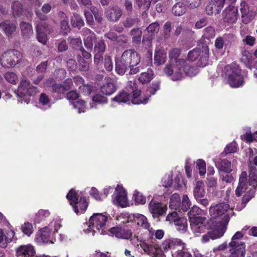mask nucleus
I'll return each instance as SVG.
<instances>
[{
    "label": "nucleus",
    "instance_id": "8fccbe9b",
    "mask_svg": "<svg viewBox=\"0 0 257 257\" xmlns=\"http://www.w3.org/2000/svg\"><path fill=\"white\" fill-rule=\"evenodd\" d=\"M128 67H129V66L125 65V63H122L121 59H120L119 61L116 62L115 71L117 73L120 75H123Z\"/></svg>",
    "mask_w": 257,
    "mask_h": 257
},
{
    "label": "nucleus",
    "instance_id": "c03bdc74",
    "mask_svg": "<svg viewBox=\"0 0 257 257\" xmlns=\"http://www.w3.org/2000/svg\"><path fill=\"white\" fill-rule=\"evenodd\" d=\"M158 0H136V3L139 9L144 11L148 10L151 3H155Z\"/></svg>",
    "mask_w": 257,
    "mask_h": 257
},
{
    "label": "nucleus",
    "instance_id": "6e6552de",
    "mask_svg": "<svg viewBox=\"0 0 257 257\" xmlns=\"http://www.w3.org/2000/svg\"><path fill=\"white\" fill-rule=\"evenodd\" d=\"M66 197L76 214H81L86 211L88 203L85 197L79 196L77 192L72 189L68 193Z\"/></svg>",
    "mask_w": 257,
    "mask_h": 257
},
{
    "label": "nucleus",
    "instance_id": "052dcab7",
    "mask_svg": "<svg viewBox=\"0 0 257 257\" xmlns=\"http://www.w3.org/2000/svg\"><path fill=\"white\" fill-rule=\"evenodd\" d=\"M39 104L42 105L43 106H45V108L50 107L49 98L45 93H42L40 95L39 98Z\"/></svg>",
    "mask_w": 257,
    "mask_h": 257
},
{
    "label": "nucleus",
    "instance_id": "473e14b6",
    "mask_svg": "<svg viewBox=\"0 0 257 257\" xmlns=\"http://www.w3.org/2000/svg\"><path fill=\"white\" fill-rule=\"evenodd\" d=\"M193 193L196 199L204 197L205 192L204 190V184L203 182L198 181L197 182L194 189Z\"/></svg>",
    "mask_w": 257,
    "mask_h": 257
},
{
    "label": "nucleus",
    "instance_id": "a878e982",
    "mask_svg": "<svg viewBox=\"0 0 257 257\" xmlns=\"http://www.w3.org/2000/svg\"><path fill=\"white\" fill-rule=\"evenodd\" d=\"M240 12L242 14V22L248 24L252 19L253 13L250 12L249 7L245 2H242L240 4Z\"/></svg>",
    "mask_w": 257,
    "mask_h": 257
},
{
    "label": "nucleus",
    "instance_id": "4be33fe9",
    "mask_svg": "<svg viewBox=\"0 0 257 257\" xmlns=\"http://www.w3.org/2000/svg\"><path fill=\"white\" fill-rule=\"evenodd\" d=\"M223 14L227 22L231 24L236 22L238 17V11L236 7L233 6H229L225 10Z\"/></svg>",
    "mask_w": 257,
    "mask_h": 257
},
{
    "label": "nucleus",
    "instance_id": "2eb2a0df",
    "mask_svg": "<svg viewBox=\"0 0 257 257\" xmlns=\"http://www.w3.org/2000/svg\"><path fill=\"white\" fill-rule=\"evenodd\" d=\"M247 181V175L245 171H243L240 175L238 186L235 190V194L238 196H241L243 193H246V196L252 197L254 194V190L249 186Z\"/></svg>",
    "mask_w": 257,
    "mask_h": 257
},
{
    "label": "nucleus",
    "instance_id": "f704fd0d",
    "mask_svg": "<svg viewBox=\"0 0 257 257\" xmlns=\"http://www.w3.org/2000/svg\"><path fill=\"white\" fill-rule=\"evenodd\" d=\"M134 219L136 223L145 229H149L150 224L146 216L142 214H137L134 215Z\"/></svg>",
    "mask_w": 257,
    "mask_h": 257
},
{
    "label": "nucleus",
    "instance_id": "774afa93",
    "mask_svg": "<svg viewBox=\"0 0 257 257\" xmlns=\"http://www.w3.org/2000/svg\"><path fill=\"white\" fill-rule=\"evenodd\" d=\"M104 67L107 71H110L113 68L111 59L109 56L106 55L104 59Z\"/></svg>",
    "mask_w": 257,
    "mask_h": 257
},
{
    "label": "nucleus",
    "instance_id": "c85d7f7f",
    "mask_svg": "<svg viewBox=\"0 0 257 257\" xmlns=\"http://www.w3.org/2000/svg\"><path fill=\"white\" fill-rule=\"evenodd\" d=\"M215 166L220 170L226 173H230L232 171L231 162L226 159L221 160L220 162L214 160Z\"/></svg>",
    "mask_w": 257,
    "mask_h": 257
},
{
    "label": "nucleus",
    "instance_id": "a19ab883",
    "mask_svg": "<svg viewBox=\"0 0 257 257\" xmlns=\"http://www.w3.org/2000/svg\"><path fill=\"white\" fill-rule=\"evenodd\" d=\"M1 27L5 31L6 34L9 36L11 35L16 30L15 24L9 22H5L1 25Z\"/></svg>",
    "mask_w": 257,
    "mask_h": 257
},
{
    "label": "nucleus",
    "instance_id": "3c124183",
    "mask_svg": "<svg viewBox=\"0 0 257 257\" xmlns=\"http://www.w3.org/2000/svg\"><path fill=\"white\" fill-rule=\"evenodd\" d=\"M73 107L77 110L78 113L84 112L86 110V106L85 102L81 100H79L72 102Z\"/></svg>",
    "mask_w": 257,
    "mask_h": 257
},
{
    "label": "nucleus",
    "instance_id": "49530a36",
    "mask_svg": "<svg viewBox=\"0 0 257 257\" xmlns=\"http://www.w3.org/2000/svg\"><path fill=\"white\" fill-rule=\"evenodd\" d=\"M71 23L74 27L80 29L84 25V22L81 17L77 14H73L71 19Z\"/></svg>",
    "mask_w": 257,
    "mask_h": 257
},
{
    "label": "nucleus",
    "instance_id": "4d7b16f0",
    "mask_svg": "<svg viewBox=\"0 0 257 257\" xmlns=\"http://www.w3.org/2000/svg\"><path fill=\"white\" fill-rule=\"evenodd\" d=\"M95 53L103 54L105 50V46L104 41L100 39L99 40L94 46Z\"/></svg>",
    "mask_w": 257,
    "mask_h": 257
},
{
    "label": "nucleus",
    "instance_id": "423d86ee",
    "mask_svg": "<svg viewBox=\"0 0 257 257\" xmlns=\"http://www.w3.org/2000/svg\"><path fill=\"white\" fill-rule=\"evenodd\" d=\"M248 228L249 227L246 226L242 228V231H237L233 235L229 243V251L231 253L229 257H244L245 245L241 239L244 235L242 231Z\"/></svg>",
    "mask_w": 257,
    "mask_h": 257
},
{
    "label": "nucleus",
    "instance_id": "13d9d810",
    "mask_svg": "<svg viewBox=\"0 0 257 257\" xmlns=\"http://www.w3.org/2000/svg\"><path fill=\"white\" fill-rule=\"evenodd\" d=\"M149 254L151 257H164V253L158 245H154Z\"/></svg>",
    "mask_w": 257,
    "mask_h": 257
},
{
    "label": "nucleus",
    "instance_id": "dca6fc26",
    "mask_svg": "<svg viewBox=\"0 0 257 257\" xmlns=\"http://www.w3.org/2000/svg\"><path fill=\"white\" fill-rule=\"evenodd\" d=\"M112 202L114 205L122 207H125L128 204L126 191L118 185L112 196Z\"/></svg>",
    "mask_w": 257,
    "mask_h": 257
},
{
    "label": "nucleus",
    "instance_id": "5701e85b",
    "mask_svg": "<svg viewBox=\"0 0 257 257\" xmlns=\"http://www.w3.org/2000/svg\"><path fill=\"white\" fill-rule=\"evenodd\" d=\"M149 97L148 94H143L140 90L137 89L133 91L131 101L134 104H146Z\"/></svg>",
    "mask_w": 257,
    "mask_h": 257
},
{
    "label": "nucleus",
    "instance_id": "37998d69",
    "mask_svg": "<svg viewBox=\"0 0 257 257\" xmlns=\"http://www.w3.org/2000/svg\"><path fill=\"white\" fill-rule=\"evenodd\" d=\"M4 76L6 80L12 84L15 85L19 81V78L17 75L14 72H7L5 73Z\"/></svg>",
    "mask_w": 257,
    "mask_h": 257
},
{
    "label": "nucleus",
    "instance_id": "ddd939ff",
    "mask_svg": "<svg viewBox=\"0 0 257 257\" xmlns=\"http://www.w3.org/2000/svg\"><path fill=\"white\" fill-rule=\"evenodd\" d=\"M209 49L207 46L203 45L200 48H196L192 51H190L188 54V59L194 61L198 57H199V65L200 67H204L208 64Z\"/></svg>",
    "mask_w": 257,
    "mask_h": 257
},
{
    "label": "nucleus",
    "instance_id": "a18cd8bd",
    "mask_svg": "<svg viewBox=\"0 0 257 257\" xmlns=\"http://www.w3.org/2000/svg\"><path fill=\"white\" fill-rule=\"evenodd\" d=\"M173 256L175 257H192V255L185 245L182 246L181 248H178L177 251L173 253Z\"/></svg>",
    "mask_w": 257,
    "mask_h": 257
},
{
    "label": "nucleus",
    "instance_id": "c756f323",
    "mask_svg": "<svg viewBox=\"0 0 257 257\" xmlns=\"http://www.w3.org/2000/svg\"><path fill=\"white\" fill-rule=\"evenodd\" d=\"M132 95L128 92L123 90L118 93L112 99V101L117 103H127L131 101Z\"/></svg>",
    "mask_w": 257,
    "mask_h": 257
},
{
    "label": "nucleus",
    "instance_id": "ea45409f",
    "mask_svg": "<svg viewBox=\"0 0 257 257\" xmlns=\"http://www.w3.org/2000/svg\"><path fill=\"white\" fill-rule=\"evenodd\" d=\"M50 215V212L47 210L41 209L36 214L34 221L35 223H39Z\"/></svg>",
    "mask_w": 257,
    "mask_h": 257
},
{
    "label": "nucleus",
    "instance_id": "412c9836",
    "mask_svg": "<svg viewBox=\"0 0 257 257\" xmlns=\"http://www.w3.org/2000/svg\"><path fill=\"white\" fill-rule=\"evenodd\" d=\"M149 210L154 217H158L166 212V206H163L161 203L152 200L149 203Z\"/></svg>",
    "mask_w": 257,
    "mask_h": 257
},
{
    "label": "nucleus",
    "instance_id": "7ed1b4c3",
    "mask_svg": "<svg viewBox=\"0 0 257 257\" xmlns=\"http://www.w3.org/2000/svg\"><path fill=\"white\" fill-rule=\"evenodd\" d=\"M201 210L197 206H193L188 213L192 231L195 236H199L205 231V228L210 227V222L206 218L199 216Z\"/></svg>",
    "mask_w": 257,
    "mask_h": 257
},
{
    "label": "nucleus",
    "instance_id": "0e129e2a",
    "mask_svg": "<svg viewBox=\"0 0 257 257\" xmlns=\"http://www.w3.org/2000/svg\"><path fill=\"white\" fill-rule=\"evenodd\" d=\"M141 31L139 29H135L131 31V35L133 36V40L136 43L141 41Z\"/></svg>",
    "mask_w": 257,
    "mask_h": 257
},
{
    "label": "nucleus",
    "instance_id": "f8f14e48",
    "mask_svg": "<svg viewBox=\"0 0 257 257\" xmlns=\"http://www.w3.org/2000/svg\"><path fill=\"white\" fill-rule=\"evenodd\" d=\"M22 58L20 52L16 50H11L2 54L0 58V63L4 67L12 68L20 63Z\"/></svg>",
    "mask_w": 257,
    "mask_h": 257
},
{
    "label": "nucleus",
    "instance_id": "bb28decb",
    "mask_svg": "<svg viewBox=\"0 0 257 257\" xmlns=\"http://www.w3.org/2000/svg\"><path fill=\"white\" fill-rule=\"evenodd\" d=\"M122 15L121 9L118 7H114L106 11V16L110 21L115 22L119 20Z\"/></svg>",
    "mask_w": 257,
    "mask_h": 257
},
{
    "label": "nucleus",
    "instance_id": "09e8293b",
    "mask_svg": "<svg viewBox=\"0 0 257 257\" xmlns=\"http://www.w3.org/2000/svg\"><path fill=\"white\" fill-rule=\"evenodd\" d=\"M180 198L179 194L174 193L173 194L170 200V207L172 209H177L180 206Z\"/></svg>",
    "mask_w": 257,
    "mask_h": 257
},
{
    "label": "nucleus",
    "instance_id": "69168bd1",
    "mask_svg": "<svg viewBox=\"0 0 257 257\" xmlns=\"http://www.w3.org/2000/svg\"><path fill=\"white\" fill-rule=\"evenodd\" d=\"M92 103H97L98 104H103L106 103L107 101V98L100 94H96L94 95L92 99Z\"/></svg>",
    "mask_w": 257,
    "mask_h": 257
},
{
    "label": "nucleus",
    "instance_id": "de8ad7c7",
    "mask_svg": "<svg viewBox=\"0 0 257 257\" xmlns=\"http://www.w3.org/2000/svg\"><path fill=\"white\" fill-rule=\"evenodd\" d=\"M21 229L22 232L28 236H30L34 231L33 225L28 222H25L23 224Z\"/></svg>",
    "mask_w": 257,
    "mask_h": 257
},
{
    "label": "nucleus",
    "instance_id": "4c0bfd02",
    "mask_svg": "<svg viewBox=\"0 0 257 257\" xmlns=\"http://www.w3.org/2000/svg\"><path fill=\"white\" fill-rule=\"evenodd\" d=\"M54 80L53 79H49L46 82L45 86L47 87L52 86L53 91L57 93H63L66 91L63 85L59 84H54Z\"/></svg>",
    "mask_w": 257,
    "mask_h": 257
},
{
    "label": "nucleus",
    "instance_id": "5fc2aeb1",
    "mask_svg": "<svg viewBox=\"0 0 257 257\" xmlns=\"http://www.w3.org/2000/svg\"><path fill=\"white\" fill-rule=\"evenodd\" d=\"M133 198L135 202L140 204H144L146 202V197L138 191H134Z\"/></svg>",
    "mask_w": 257,
    "mask_h": 257
},
{
    "label": "nucleus",
    "instance_id": "393cba45",
    "mask_svg": "<svg viewBox=\"0 0 257 257\" xmlns=\"http://www.w3.org/2000/svg\"><path fill=\"white\" fill-rule=\"evenodd\" d=\"M116 90L114 80L111 78L106 79L105 82L101 87L102 93L106 95H110L113 93Z\"/></svg>",
    "mask_w": 257,
    "mask_h": 257
},
{
    "label": "nucleus",
    "instance_id": "20e7f679",
    "mask_svg": "<svg viewBox=\"0 0 257 257\" xmlns=\"http://www.w3.org/2000/svg\"><path fill=\"white\" fill-rule=\"evenodd\" d=\"M232 211L229 205L224 203L211 205L209 210L211 217L209 220L213 222L228 224L230 219L229 215Z\"/></svg>",
    "mask_w": 257,
    "mask_h": 257
},
{
    "label": "nucleus",
    "instance_id": "864d4df0",
    "mask_svg": "<svg viewBox=\"0 0 257 257\" xmlns=\"http://www.w3.org/2000/svg\"><path fill=\"white\" fill-rule=\"evenodd\" d=\"M196 168L199 170V174L203 176L206 172V163L203 160L198 159L196 161Z\"/></svg>",
    "mask_w": 257,
    "mask_h": 257
},
{
    "label": "nucleus",
    "instance_id": "9d476101",
    "mask_svg": "<svg viewBox=\"0 0 257 257\" xmlns=\"http://www.w3.org/2000/svg\"><path fill=\"white\" fill-rule=\"evenodd\" d=\"M120 59L130 67V74H135L139 71L138 67H136L141 61L140 55L134 50H125L121 55Z\"/></svg>",
    "mask_w": 257,
    "mask_h": 257
},
{
    "label": "nucleus",
    "instance_id": "58836bf2",
    "mask_svg": "<svg viewBox=\"0 0 257 257\" xmlns=\"http://www.w3.org/2000/svg\"><path fill=\"white\" fill-rule=\"evenodd\" d=\"M186 10V5L183 3H176L172 8V13L176 16H180L183 15Z\"/></svg>",
    "mask_w": 257,
    "mask_h": 257
},
{
    "label": "nucleus",
    "instance_id": "e2e57ef3",
    "mask_svg": "<svg viewBox=\"0 0 257 257\" xmlns=\"http://www.w3.org/2000/svg\"><path fill=\"white\" fill-rule=\"evenodd\" d=\"M191 205V202L187 195H184L182 198V205H180L181 209L186 211Z\"/></svg>",
    "mask_w": 257,
    "mask_h": 257
},
{
    "label": "nucleus",
    "instance_id": "9b49d317",
    "mask_svg": "<svg viewBox=\"0 0 257 257\" xmlns=\"http://www.w3.org/2000/svg\"><path fill=\"white\" fill-rule=\"evenodd\" d=\"M36 15L41 22L36 24V32L38 41L43 44L47 41V34H50L53 32V29L44 22L46 16L41 14L40 12H36Z\"/></svg>",
    "mask_w": 257,
    "mask_h": 257
},
{
    "label": "nucleus",
    "instance_id": "4468645a",
    "mask_svg": "<svg viewBox=\"0 0 257 257\" xmlns=\"http://www.w3.org/2000/svg\"><path fill=\"white\" fill-rule=\"evenodd\" d=\"M4 229L0 228V247L6 248L9 243L13 241L16 233L9 222H6Z\"/></svg>",
    "mask_w": 257,
    "mask_h": 257
},
{
    "label": "nucleus",
    "instance_id": "603ef678",
    "mask_svg": "<svg viewBox=\"0 0 257 257\" xmlns=\"http://www.w3.org/2000/svg\"><path fill=\"white\" fill-rule=\"evenodd\" d=\"M13 15L15 17L19 16L21 15L23 11L21 4L18 1L14 2L12 6Z\"/></svg>",
    "mask_w": 257,
    "mask_h": 257
},
{
    "label": "nucleus",
    "instance_id": "c9c22d12",
    "mask_svg": "<svg viewBox=\"0 0 257 257\" xmlns=\"http://www.w3.org/2000/svg\"><path fill=\"white\" fill-rule=\"evenodd\" d=\"M153 71L148 69L146 72H143L140 75L138 80L142 84L148 83L153 79Z\"/></svg>",
    "mask_w": 257,
    "mask_h": 257
},
{
    "label": "nucleus",
    "instance_id": "2f4dec72",
    "mask_svg": "<svg viewBox=\"0 0 257 257\" xmlns=\"http://www.w3.org/2000/svg\"><path fill=\"white\" fill-rule=\"evenodd\" d=\"M20 28L24 38L28 39L33 35L32 26L30 24L23 22L20 24Z\"/></svg>",
    "mask_w": 257,
    "mask_h": 257
},
{
    "label": "nucleus",
    "instance_id": "a211bd4d",
    "mask_svg": "<svg viewBox=\"0 0 257 257\" xmlns=\"http://www.w3.org/2000/svg\"><path fill=\"white\" fill-rule=\"evenodd\" d=\"M108 233L119 239H129L132 236L131 230L119 226L111 228L109 229Z\"/></svg>",
    "mask_w": 257,
    "mask_h": 257
},
{
    "label": "nucleus",
    "instance_id": "f3484780",
    "mask_svg": "<svg viewBox=\"0 0 257 257\" xmlns=\"http://www.w3.org/2000/svg\"><path fill=\"white\" fill-rule=\"evenodd\" d=\"M210 222V227L205 228L206 229H211L210 234L211 235L212 239H216L222 237L226 231L227 224L218 222H213L211 220H207Z\"/></svg>",
    "mask_w": 257,
    "mask_h": 257
},
{
    "label": "nucleus",
    "instance_id": "6ab92c4d",
    "mask_svg": "<svg viewBox=\"0 0 257 257\" xmlns=\"http://www.w3.org/2000/svg\"><path fill=\"white\" fill-rule=\"evenodd\" d=\"M17 257H34L35 254L34 246L30 244L22 245L16 249Z\"/></svg>",
    "mask_w": 257,
    "mask_h": 257
},
{
    "label": "nucleus",
    "instance_id": "338daca9",
    "mask_svg": "<svg viewBox=\"0 0 257 257\" xmlns=\"http://www.w3.org/2000/svg\"><path fill=\"white\" fill-rule=\"evenodd\" d=\"M140 246L149 255L150 254V251L152 250V248L154 245H149L144 241H140Z\"/></svg>",
    "mask_w": 257,
    "mask_h": 257
},
{
    "label": "nucleus",
    "instance_id": "680f3d73",
    "mask_svg": "<svg viewBox=\"0 0 257 257\" xmlns=\"http://www.w3.org/2000/svg\"><path fill=\"white\" fill-rule=\"evenodd\" d=\"M159 30V26L157 23H152L147 28V31L151 36L154 35L157 33Z\"/></svg>",
    "mask_w": 257,
    "mask_h": 257
},
{
    "label": "nucleus",
    "instance_id": "0eeeda50",
    "mask_svg": "<svg viewBox=\"0 0 257 257\" xmlns=\"http://www.w3.org/2000/svg\"><path fill=\"white\" fill-rule=\"evenodd\" d=\"M61 227V220L55 219L52 220L48 226L40 229L36 234L35 240L39 243L52 242L50 235L53 232H57Z\"/></svg>",
    "mask_w": 257,
    "mask_h": 257
},
{
    "label": "nucleus",
    "instance_id": "f257e3e1",
    "mask_svg": "<svg viewBox=\"0 0 257 257\" xmlns=\"http://www.w3.org/2000/svg\"><path fill=\"white\" fill-rule=\"evenodd\" d=\"M164 72L166 75L171 76L173 81H177L181 80L185 75L191 77L196 75L199 72V69L192 67L184 60H179L173 67L166 66Z\"/></svg>",
    "mask_w": 257,
    "mask_h": 257
},
{
    "label": "nucleus",
    "instance_id": "f03ea898",
    "mask_svg": "<svg viewBox=\"0 0 257 257\" xmlns=\"http://www.w3.org/2000/svg\"><path fill=\"white\" fill-rule=\"evenodd\" d=\"M108 216L106 213H94L89 218L88 223L83 225L84 232L94 235L95 229L101 234L108 233Z\"/></svg>",
    "mask_w": 257,
    "mask_h": 257
},
{
    "label": "nucleus",
    "instance_id": "e433bc0d",
    "mask_svg": "<svg viewBox=\"0 0 257 257\" xmlns=\"http://www.w3.org/2000/svg\"><path fill=\"white\" fill-rule=\"evenodd\" d=\"M174 224L176 229L180 232L184 233L187 230V220L186 218L179 217L175 221Z\"/></svg>",
    "mask_w": 257,
    "mask_h": 257
},
{
    "label": "nucleus",
    "instance_id": "aec40b11",
    "mask_svg": "<svg viewBox=\"0 0 257 257\" xmlns=\"http://www.w3.org/2000/svg\"><path fill=\"white\" fill-rule=\"evenodd\" d=\"M223 5V0H211L206 7V13L209 15L218 14Z\"/></svg>",
    "mask_w": 257,
    "mask_h": 257
},
{
    "label": "nucleus",
    "instance_id": "cd10ccee",
    "mask_svg": "<svg viewBox=\"0 0 257 257\" xmlns=\"http://www.w3.org/2000/svg\"><path fill=\"white\" fill-rule=\"evenodd\" d=\"M185 245L180 239L171 238L165 240L164 243V247L170 249H177L181 248L182 246Z\"/></svg>",
    "mask_w": 257,
    "mask_h": 257
},
{
    "label": "nucleus",
    "instance_id": "79ce46f5",
    "mask_svg": "<svg viewBox=\"0 0 257 257\" xmlns=\"http://www.w3.org/2000/svg\"><path fill=\"white\" fill-rule=\"evenodd\" d=\"M180 54V50L178 49H173L170 51L169 53L171 63L170 65L167 66L173 67L176 64V62L180 59H177Z\"/></svg>",
    "mask_w": 257,
    "mask_h": 257
},
{
    "label": "nucleus",
    "instance_id": "72a5a7b5",
    "mask_svg": "<svg viewBox=\"0 0 257 257\" xmlns=\"http://www.w3.org/2000/svg\"><path fill=\"white\" fill-rule=\"evenodd\" d=\"M166 58V53L164 50H157L154 56V63L157 65H162L165 62Z\"/></svg>",
    "mask_w": 257,
    "mask_h": 257
},
{
    "label": "nucleus",
    "instance_id": "1a4fd4ad",
    "mask_svg": "<svg viewBox=\"0 0 257 257\" xmlns=\"http://www.w3.org/2000/svg\"><path fill=\"white\" fill-rule=\"evenodd\" d=\"M38 91L37 88L31 85L29 81L24 77L22 79L16 93L19 97V102L23 103L24 101L28 104L30 101L28 97L35 95Z\"/></svg>",
    "mask_w": 257,
    "mask_h": 257
},
{
    "label": "nucleus",
    "instance_id": "6e6d98bb",
    "mask_svg": "<svg viewBox=\"0 0 257 257\" xmlns=\"http://www.w3.org/2000/svg\"><path fill=\"white\" fill-rule=\"evenodd\" d=\"M160 82L159 81L153 82L147 91V93L149 97H150L151 95L155 94L156 92L160 89Z\"/></svg>",
    "mask_w": 257,
    "mask_h": 257
},
{
    "label": "nucleus",
    "instance_id": "bf43d9fd",
    "mask_svg": "<svg viewBox=\"0 0 257 257\" xmlns=\"http://www.w3.org/2000/svg\"><path fill=\"white\" fill-rule=\"evenodd\" d=\"M172 173H170L165 175L162 180V183L164 187L167 188L168 187H172Z\"/></svg>",
    "mask_w": 257,
    "mask_h": 257
},
{
    "label": "nucleus",
    "instance_id": "b1692460",
    "mask_svg": "<svg viewBox=\"0 0 257 257\" xmlns=\"http://www.w3.org/2000/svg\"><path fill=\"white\" fill-rule=\"evenodd\" d=\"M82 35L85 46L88 50H91L95 38L94 33L87 28H84L82 30Z\"/></svg>",
    "mask_w": 257,
    "mask_h": 257
},
{
    "label": "nucleus",
    "instance_id": "39448f33",
    "mask_svg": "<svg viewBox=\"0 0 257 257\" xmlns=\"http://www.w3.org/2000/svg\"><path fill=\"white\" fill-rule=\"evenodd\" d=\"M225 75L228 84L232 88H238L243 85L244 77L240 67L235 64H231L225 67Z\"/></svg>",
    "mask_w": 257,
    "mask_h": 257
},
{
    "label": "nucleus",
    "instance_id": "7c9ffc66",
    "mask_svg": "<svg viewBox=\"0 0 257 257\" xmlns=\"http://www.w3.org/2000/svg\"><path fill=\"white\" fill-rule=\"evenodd\" d=\"M248 183L249 186L255 190L257 187V169L255 167L250 166L249 167V174L248 179Z\"/></svg>",
    "mask_w": 257,
    "mask_h": 257
}]
</instances>
